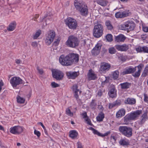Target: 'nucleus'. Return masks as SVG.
Masks as SVG:
<instances>
[{
    "label": "nucleus",
    "instance_id": "1",
    "mask_svg": "<svg viewBox=\"0 0 148 148\" xmlns=\"http://www.w3.org/2000/svg\"><path fill=\"white\" fill-rule=\"evenodd\" d=\"M79 56L77 53H70L66 56L62 55L59 57L60 63L64 66H69L77 63L79 61Z\"/></svg>",
    "mask_w": 148,
    "mask_h": 148
},
{
    "label": "nucleus",
    "instance_id": "2",
    "mask_svg": "<svg viewBox=\"0 0 148 148\" xmlns=\"http://www.w3.org/2000/svg\"><path fill=\"white\" fill-rule=\"evenodd\" d=\"M144 64H139L138 65L135 67L132 68H129L127 69L123 72V75L128 74L132 73L135 72L136 70V68L138 69V71L132 74V76L135 77H139L140 75L141 71L144 67Z\"/></svg>",
    "mask_w": 148,
    "mask_h": 148
},
{
    "label": "nucleus",
    "instance_id": "3",
    "mask_svg": "<svg viewBox=\"0 0 148 148\" xmlns=\"http://www.w3.org/2000/svg\"><path fill=\"white\" fill-rule=\"evenodd\" d=\"M79 42L77 37L74 35H71L68 37L65 45L68 47L76 48L79 46Z\"/></svg>",
    "mask_w": 148,
    "mask_h": 148
},
{
    "label": "nucleus",
    "instance_id": "4",
    "mask_svg": "<svg viewBox=\"0 0 148 148\" xmlns=\"http://www.w3.org/2000/svg\"><path fill=\"white\" fill-rule=\"evenodd\" d=\"M74 5L76 9L79 10L81 15L83 16H86L88 14V9L86 5L82 2L77 0H75Z\"/></svg>",
    "mask_w": 148,
    "mask_h": 148
},
{
    "label": "nucleus",
    "instance_id": "5",
    "mask_svg": "<svg viewBox=\"0 0 148 148\" xmlns=\"http://www.w3.org/2000/svg\"><path fill=\"white\" fill-rule=\"evenodd\" d=\"M142 113V110H137L130 114H128L123 118L125 123L127 124L130 121L136 119Z\"/></svg>",
    "mask_w": 148,
    "mask_h": 148
},
{
    "label": "nucleus",
    "instance_id": "6",
    "mask_svg": "<svg viewBox=\"0 0 148 148\" xmlns=\"http://www.w3.org/2000/svg\"><path fill=\"white\" fill-rule=\"evenodd\" d=\"M119 132L127 137H131L132 135V130L130 127L127 126H120L119 128Z\"/></svg>",
    "mask_w": 148,
    "mask_h": 148
},
{
    "label": "nucleus",
    "instance_id": "7",
    "mask_svg": "<svg viewBox=\"0 0 148 148\" xmlns=\"http://www.w3.org/2000/svg\"><path fill=\"white\" fill-rule=\"evenodd\" d=\"M103 31V25L100 24H97L95 26L93 29V35L94 37L99 38L102 36Z\"/></svg>",
    "mask_w": 148,
    "mask_h": 148
},
{
    "label": "nucleus",
    "instance_id": "8",
    "mask_svg": "<svg viewBox=\"0 0 148 148\" xmlns=\"http://www.w3.org/2000/svg\"><path fill=\"white\" fill-rule=\"evenodd\" d=\"M56 36L55 32L53 30L49 31L46 35L45 41L46 44L47 45H50L53 41Z\"/></svg>",
    "mask_w": 148,
    "mask_h": 148
},
{
    "label": "nucleus",
    "instance_id": "9",
    "mask_svg": "<svg viewBox=\"0 0 148 148\" xmlns=\"http://www.w3.org/2000/svg\"><path fill=\"white\" fill-rule=\"evenodd\" d=\"M121 29L131 31L133 30L135 27V24L132 21H128L121 25Z\"/></svg>",
    "mask_w": 148,
    "mask_h": 148
},
{
    "label": "nucleus",
    "instance_id": "10",
    "mask_svg": "<svg viewBox=\"0 0 148 148\" xmlns=\"http://www.w3.org/2000/svg\"><path fill=\"white\" fill-rule=\"evenodd\" d=\"M65 22L66 25L70 29H75L77 27V21L75 19L72 18H68L65 21Z\"/></svg>",
    "mask_w": 148,
    "mask_h": 148
},
{
    "label": "nucleus",
    "instance_id": "11",
    "mask_svg": "<svg viewBox=\"0 0 148 148\" xmlns=\"http://www.w3.org/2000/svg\"><path fill=\"white\" fill-rule=\"evenodd\" d=\"M52 72L53 78L59 80L62 79L64 77V74L61 71L57 69H54L52 70Z\"/></svg>",
    "mask_w": 148,
    "mask_h": 148
},
{
    "label": "nucleus",
    "instance_id": "12",
    "mask_svg": "<svg viewBox=\"0 0 148 148\" xmlns=\"http://www.w3.org/2000/svg\"><path fill=\"white\" fill-rule=\"evenodd\" d=\"M10 83L14 88L16 87L17 85L22 83V80L19 77H14L11 78Z\"/></svg>",
    "mask_w": 148,
    "mask_h": 148
},
{
    "label": "nucleus",
    "instance_id": "13",
    "mask_svg": "<svg viewBox=\"0 0 148 148\" xmlns=\"http://www.w3.org/2000/svg\"><path fill=\"white\" fill-rule=\"evenodd\" d=\"M22 127L19 126H15L10 129V132L12 134H19L23 131Z\"/></svg>",
    "mask_w": 148,
    "mask_h": 148
},
{
    "label": "nucleus",
    "instance_id": "14",
    "mask_svg": "<svg viewBox=\"0 0 148 148\" xmlns=\"http://www.w3.org/2000/svg\"><path fill=\"white\" fill-rule=\"evenodd\" d=\"M102 46V45L101 44L98 43L92 50L91 51L92 54L94 56L98 55L100 53Z\"/></svg>",
    "mask_w": 148,
    "mask_h": 148
},
{
    "label": "nucleus",
    "instance_id": "15",
    "mask_svg": "<svg viewBox=\"0 0 148 148\" xmlns=\"http://www.w3.org/2000/svg\"><path fill=\"white\" fill-rule=\"evenodd\" d=\"M115 48L119 51H126L129 49L128 45L123 44L122 45H117L115 46Z\"/></svg>",
    "mask_w": 148,
    "mask_h": 148
},
{
    "label": "nucleus",
    "instance_id": "16",
    "mask_svg": "<svg viewBox=\"0 0 148 148\" xmlns=\"http://www.w3.org/2000/svg\"><path fill=\"white\" fill-rule=\"evenodd\" d=\"M87 77L89 80H95L97 79V75L91 69L88 71Z\"/></svg>",
    "mask_w": 148,
    "mask_h": 148
},
{
    "label": "nucleus",
    "instance_id": "17",
    "mask_svg": "<svg viewBox=\"0 0 148 148\" xmlns=\"http://www.w3.org/2000/svg\"><path fill=\"white\" fill-rule=\"evenodd\" d=\"M115 16L117 18H123L129 15L128 11H119L115 14Z\"/></svg>",
    "mask_w": 148,
    "mask_h": 148
},
{
    "label": "nucleus",
    "instance_id": "18",
    "mask_svg": "<svg viewBox=\"0 0 148 148\" xmlns=\"http://www.w3.org/2000/svg\"><path fill=\"white\" fill-rule=\"evenodd\" d=\"M135 50L137 53H148V47L147 46H138L136 48Z\"/></svg>",
    "mask_w": 148,
    "mask_h": 148
},
{
    "label": "nucleus",
    "instance_id": "19",
    "mask_svg": "<svg viewBox=\"0 0 148 148\" xmlns=\"http://www.w3.org/2000/svg\"><path fill=\"white\" fill-rule=\"evenodd\" d=\"M78 86L77 84H75L73 86V91L74 92V96L76 99L79 98V96L81 92V91L78 89Z\"/></svg>",
    "mask_w": 148,
    "mask_h": 148
},
{
    "label": "nucleus",
    "instance_id": "20",
    "mask_svg": "<svg viewBox=\"0 0 148 148\" xmlns=\"http://www.w3.org/2000/svg\"><path fill=\"white\" fill-rule=\"evenodd\" d=\"M110 67V65L106 62H103L101 64L99 68L100 71L103 72L108 71Z\"/></svg>",
    "mask_w": 148,
    "mask_h": 148
},
{
    "label": "nucleus",
    "instance_id": "21",
    "mask_svg": "<svg viewBox=\"0 0 148 148\" xmlns=\"http://www.w3.org/2000/svg\"><path fill=\"white\" fill-rule=\"evenodd\" d=\"M108 94L110 97L112 98L115 97L116 96V91L115 87L114 86H111Z\"/></svg>",
    "mask_w": 148,
    "mask_h": 148
},
{
    "label": "nucleus",
    "instance_id": "22",
    "mask_svg": "<svg viewBox=\"0 0 148 148\" xmlns=\"http://www.w3.org/2000/svg\"><path fill=\"white\" fill-rule=\"evenodd\" d=\"M126 39V37L123 35L120 34L115 37V41L118 42H123Z\"/></svg>",
    "mask_w": 148,
    "mask_h": 148
},
{
    "label": "nucleus",
    "instance_id": "23",
    "mask_svg": "<svg viewBox=\"0 0 148 148\" xmlns=\"http://www.w3.org/2000/svg\"><path fill=\"white\" fill-rule=\"evenodd\" d=\"M66 74L69 78L72 79H75L78 75L77 73L75 71L67 72Z\"/></svg>",
    "mask_w": 148,
    "mask_h": 148
},
{
    "label": "nucleus",
    "instance_id": "24",
    "mask_svg": "<svg viewBox=\"0 0 148 148\" xmlns=\"http://www.w3.org/2000/svg\"><path fill=\"white\" fill-rule=\"evenodd\" d=\"M148 116L147 112L144 113L141 116V119L138 122V124L140 125H142L147 119Z\"/></svg>",
    "mask_w": 148,
    "mask_h": 148
},
{
    "label": "nucleus",
    "instance_id": "25",
    "mask_svg": "<svg viewBox=\"0 0 148 148\" xmlns=\"http://www.w3.org/2000/svg\"><path fill=\"white\" fill-rule=\"evenodd\" d=\"M124 103L126 104L134 105L136 103V100L133 98H128L125 101Z\"/></svg>",
    "mask_w": 148,
    "mask_h": 148
},
{
    "label": "nucleus",
    "instance_id": "26",
    "mask_svg": "<svg viewBox=\"0 0 148 148\" xmlns=\"http://www.w3.org/2000/svg\"><path fill=\"white\" fill-rule=\"evenodd\" d=\"M125 110L124 108H121L116 113V117L119 118L123 116L125 114Z\"/></svg>",
    "mask_w": 148,
    "mask_h": 148
},
{
    "label": "nucleus",
    "instance_id": "27",
    "mask_svg": "<svg viewBox=\"0 0 148 148\" xmlns=\"http://www.w3.org/2000/svg\"><path fill=\"white\" fill-rule=\"evenodd\" d=\"M16 26V22L15 21H13L10 24L8 27L7 28V30L10 31H12L15 29Z\"/></svg>",
    "mask_w": 148,
    "mask_h": 148
},
{
    "label": "nucleus",
    "instance_id": "28",
    "mask_svg": "<svg viewBox=\"0 0 148 148\" xmlns=\"http://www.w3.org/2000/svg\"><path fill=\"white\" fill-rule=\"evenodd\" d=\"M120 145L125 146H127L129 145V142L128 140L125 138L121 139L119 142Z\"/></svg>",
    "mask_w": 148,
    "mask_h": 148
},
{
    "label": "nucleus",
    "instance_id": "29",
    "mask_svg": "<svg viewBox=\"0 0 148 148\" xmlns=\"http://www.w3.org/2000/svg\"><path fill=\"white\" fill-rule=\"evenodd\" d=\"M78 133L75 130H72L70 131L69 136L73 139L76 138L77 136Z\"/></svg>",
    "mask_w": 148,
    "mask_h": 148
},
{
    "label": "nucleus",
    "instance_id": "30",
    "mask_svg": "<svg viewBox=\"0 0 148 148\" xmlns=\"http://www.w3.org/2000/svg\"><path fill=\"white\" fill-rule=\"evenodd\" d=\"M104 118V114L102 112H101L99 113L98 115L97 116V120L99 122L102 121Z\"/></svg>",
    "mask_w": 148,
    "mask_h": 148
},
{
    "label": "nucleus",
    "instance_id": "31",
    "mask_svg": "<svg viewBox=\"0 0 148 148\" xmlns=\"http://www.w3.org/2000/svg\"><path fill=\"white\" fill-rule=\"evenodd\" d=\"M90 129L93 131V132L94 134L97 135L99 136L103 137L107 135V134H101L97 130L92 127H90Z\"/></svg>",
    "mask_w": 148,
    "mask_h": 148
},
{
    "label": "nucleus",
    "instance_id": "32",
    "mask_svg": "<svg viewBox=\"0 0 148 148\" xmlns=\"http://www.w3.org/2000/svg\"><path fill=\"white\" fill-rule=\"evenodd\" d=\"M96 2L98 4L102 6H106L108 3L107 1L105 0H97Z\"/></svg>",
    "mask_w": 148,
    "mask_h": 148
},
{
    "label": "nucleus",
    "instance_id": "33",
    "mask_svg": "<svg viewBox=\"0 0 148 148\" xmlns=\"http://www.w3.org/2000/svg\"><path fill=\"white\" fill-rule=\"evenodd\" d=\"M121 88L122 89H127L129 88L131 86V83L127 82H126L120 84Z\"/></svg>",
    "mask_w": 148,
    "mask_h": 148
},
{
    "label": "nucleus",
    "instance_id": "34",
    "mask_svg": "<svg viewBox=\"0 0 148 148\" xmlns=\"http://www.w3.org/2000/svg\"><path fill=\"white\" fill-rule=\"evenodd\" d=\"M105 25L108 29L111 30L113 28V26L111 22L109 21H107L105 23Z\"/></svg>",
    "mask_w": 148,
    "mask_h": 148
},
{
    "label": "nucleus",
    "instance_id": "35",
    "mask_svg": "<svg viewBox=\"0 0 148 148\" xmlns=\"http://www.w3.org/2000/svg\"><path fill=\"white\" fill-rule=\"evenodd\" d=\"M41 34V30H37L35 34L33 35V38L34 40L36 39Z\"/></svg>",
    "mask_w": 148,
    "mask_h": 148
},
{
    "label": "nucleus",
    "instance_id": "36",
    "mask_svg": "<svg viewBox=\"0 0 148 148\" xmlns=\"http://www.w3.org/2000/svg\"><path fill=\"white\" fill-rule=\"evenodd\" d=\"M119 72L117 70L114 71L112 73V77L114 80L116 79L118 77Z\"/></svg>",
    "mask_w": 148,
    "mask_h": 148
},
{
    "label": "nucleus",
    "instance_id": "37",
    "mask_svg": "<svg viewBox=\"0 0 148 148\" xmlns=\"http://www.w3.org/2000/svg\"><path fill=\"white\" fill-rule=\"evenodd\" d=\"M97 106V103L95 100H92L90 104L91 108L93 110L96 109Z\"/></svg>",
    "mask_w": 148,
    "mask_h": 148
},
{
    "label": "nucleus",
    "instance_id": "38",
    "mask_svg": "<svg viewBox=\"0 0 148 148\" xmlns=\"http://www.w3.org/2000/svg\"><path fill=\"white\" fill-rule=\"evenodd\" d=\"M53 130L57 132L60 131V127L57 123H54L53 125Z\"/></svg>",
    "mask_w": 148,
    "mask_h": 148
},
{
    "label": "nucleus",
    "instance_id": "39",
    "mask_svg": "<svg viewBox=\"0 0 148 148\" xmlns=\"http://www.w3.org/2000/svg\"><path fill=\"white\" fill-rule=\"evenodd\" d=\"M148 75V64L145 67L143 71L142 76L143 77H145Z\"/></svg>",
    "mask_w": 148,
    "mask_h": 148
},
{
    "label": "nucleus",
    "instance_id": "40",
    "mask_svg": "<svg viewBox=\"0 0 148 148\" xmlns=\"http://www.w3.org/2000/svg\"><path fill=\"white\" fill-rule=\"evenodd\" d=\"M16 98L18 103H24L25 99L19 96H18Z\"/></svg>",
    "mask_w": 148,
    "mask_h": 148
},
{
    "label": "nucleus",
    "instance_id": "41",
    "mask_svg": "<svg viewBox=\"0 0 148 148\" xmlns=\"http://www.w3.org/2000/svg\"><path fill=\"white\" fill-rule=\"evenodd\" d=\"M106 38L107 41L111 42L112 40V36L111 34H108L106 36Z\"/></svg>",
    "mask_w": 148,
    "mask_h": 148
},
{
    "label": "nucleus",
    "instance_id": "42",
    "mask_svg": "<svg viewBox=\"0 0 148 148\" xmlns=\"http://www.w3.org/2000/svg\"><path fill=\"white\" fill-rule=\"evenodd\" d=\"M109 53L110 54H114L116 52V50L114 47L110 48L108 49Z\"/></svg>",
    "mask_w": 148,
    "mask_h": 148
},
{
    "label": "nucleus",
    "instance_id": "43",
    "mask_svg": "<svg viewBox=\"0 0 148 148\" xmlns=\"http://www.w3.org/2000/svg\"><path fill=\"white\" fill-rule=\"evenodd\" d=\"M102 78H103L104 79H105V80H104V81H103V80H102V84L105 83H107L109 82V77H106V76H103Z\"/></svg>",
    "mask_w": 148,
    "mask_h": 148
},
{
    "label": "nucleus",
    "instance_id": "44",
    "mask_svg": "<svg viewBox=\"0 0 148 148\" xmlns=\"http://www.w3.org/2000/svg\"><path fill=\"white\" fill-rule=\"evenodd\" d=\"M66 114L69 115L70 116H72L73 115V113L71 112L70 109L69 108H67L66 110Z\"/></svg>",
    "mask_w": 148,
    "mask_h": 148
},
{
    "label": "nucleus",
    "instance_id": "45",
    "mask_svg": "<svg viewBox=\"0 0 148 148\" xmlns=\"http://www.w3.org/2000/svg\"><path fill=\"white\" fill-rule=\"evenodd\" d=\"M51 85L52 87L53 88H56L59 86V85L54 82H51Z\"/></svg>",
    "mask_w": 148,
    "mask_h": 148
},
{
    "label": "nucleus",
    "instance_id": "46",
    "mask_svg": "<svg viewBox=\"0 0 148 148\" xmlns=\"http://www.w3.org/2000/svg\"><path fill=\"white\" fill-rule=\"evenodd\" d=\"M84 119L88 124L90 125H92V124L91 123L90 119H89V118L88 116Z\"/></svg>",
    "mask_w": 148,
    "mask_h": 148
},
{
    "label": "nucleus",
    "instance_id": "47",
    "mask_svg": "<svg viewBox=\"0 0 148 148\" xmlns=\"http://www.w3.org/2000/svg\"><path fill=\"white\" fill-rule=\"evenodd\" d=\"M38 45V43L36 41L32 42L31 43V45L34 48L37 47Z\"/></svg>",
    "mask_w": 148,
    "mask_h": 148
},
{
    "label": "nucleus",
    "instance_id": "48",
    "mask_svg": "<svg viewBox=\"0 0 148 148\" xmlns=\"http://www.w3.org/2000/svg\"><path fill=\"white\" fill-rule=\"evenodd\" d=\"M60 40L58 38L54 42L53 45L56 46H58L60 42Z\"/></svg>",
    "mask_w": 148,
    "mask_h": 148
},
{
    "label": "nucleus",
    "instance_id": "49",
    "mask_svg": "<svg viewBox=\"0 0 148 148\" xmlns=\"http://www.w3.org/2000/svg\"><path fill=\"white\" fill-rule=\"evenodd\" d=\"M144 101L147 103H148V97L147 95L146 94H144Z\"/></svg>",
    "mask_w": 148,
    "mask_h": 148
},
{
    "label": "nucleus",
    "instance_id": "50",
    "mask_svg": "<svg viewBox=\"0 0 148 148\" xmlns=\"http://www.w3.org/2000/svg\"><path fill=\"white\" fill-rule=\"evenodd\" d=\"M113 102L115 106H119L121 104V102L119 100H116Z\"/></svg>",
    "mask_w": 148,
    "mask_h": 148
},
{
    "label": "nucleus",
    "instance_id": "51",
    "mask_svg": "<svg viewBox=\"0 0 148 148\" xmlns=\"http://www.w3.org/2000/svg\"><path fill=\"white\" fill-rule=\"evenodd\" d=\"M119 59L122 61L124 62L126 60L125 57L123 55H121L119 57Z\"/></svg>",
    "mask_w": 148,
    "mask_h": 148
},
{
    "label": "nucleus",
    "instance_id": "52",
    "mask_svg": "<svg viewBox=\"0 0 148 148\" xmlns=\"http://www.w3.org/2000/svg\"><path fill=\"white\" fill-rule=\"evenodd\" d=\"M143 29L144 32H148V27L146 26H143Z\"/></svg>",
    "mask_w": 148,
    "mask_h": 148
},
{
    "label": "nucleus",
    "instance_id": "53",
    "mask_svg": "<svg viewBox=\"0 0 148 148\" xmlns=\"http://www.w3.org/2000/svg\"><path fill=\"white\" fill-rule=\"evenodd\" d=\"M34 133L35 135H36L38 137H39L40 135V132L36 130H35L34 131Z\"/></svg>",
    "mask_w": 148,
    "mask_h": 148
},
{
    "label": "nucleus",
    "instance_id": "54",
    "mask_svg": "<svg viewBox=\"0 0 148 148\" xmlns=\"http://www.w3.org/2000/svg\"><path fill=\"white\" fill-rule=\"evenodd\" d=\"M37 69L38 72V73L40 74H42L43 73V72L42 69H40L39 67H37Z\"/></svg>",
    "mask_w": 148,
    "mask_h": 148
},
{
    "label": "nucleus",
    "instance_id": "55",
    "mask_svg": "<svg viewBox=\"0 0 148 148\" xmlns=\"http://www.w3.org/2000/svg\"><path fill=\"white\" fill-rule=\"evenodd\" d=\"M115 106L114 105V102L112 103H110L109 104V109H111Z\"/></svg>",
    "mask_w": 148,
    "mask_h": 148
},
{
    "label": "nucleus",
    "instance_id": "56",
    "mask_svg": "<svg viewBox=\"0 0 148 148\" xmlns=\"http://www.w3.org/2000/svg\"><path fill=\"white\" fill-rule=\"evenodd\" d=\"M77 148H83L82 143L80 142H78L77 143Z\"/></svg>",
    "mask_w": 148,
    "mask_h": 148
},
{
    "label": "nucleus",
    "instance_id": "57",
    "mask_svg": "<svg viewBox=\"0 0 148 148\" xmlns=\"http://www.w3.org/2000/svg\"><path fill=\"white\" fill-rule=\"evenodd\" d=\"M82 115L83 116V118L85 119L88 117L87 114V113L86 112H84L82 114Z\"/></svg>",
    "mask_w": 148,
    "mask_h": 148
},
{
    "label": "nucleus",
    "instance_id": "58",
    "mask_svg": "<svg viewBox=\"0 0 148 148\" xmlns=\"http://www.w3.org/2000/svg\"><path fill=\"white\" fill-rule=\"evenodd\" d=\"M81 42L82 46H84L86 44V40H83L81 41Z\"/></svg>",
    "mask_w": 148,
    "mask_h": 148
},
{
    "label": "nucleus",
    "instance_id": "59",
    "mask_svg": "<svg viewBox=\"0 0 148 148\" xmlns=\"http://www.w3.org/2000/svg\"><path fill=\"white\" fill-rule=\"evenodd\" d=\"M98 108L99 110L101 111H102L103 110V106L101 105H99Z\"/></svg>",
    "mask_w": 148,
    "mask_h": 148
},
{
    "label": "nucleus",
    "instance_id": "60",
    "mask_svg": "<svg viewBox=\"0 0 148 148\" xmlns=\"http://www.w3.org/2000/svg\"><path fill=\"white\" fill-rule=\"evenodd\" d=\"M3 85V83L2 81L1 80L0 81V91L2 89V86Z\"/></svg>",
    "mask_w": 148,
    "mask_h": 148
},
{
    "label": "nucleus",
    "instance_id": "61",
    "mask_svg": "<svg viewBox=\"0 0 148 148\" xmlns=\"http://www.w3.org/2000/svg\"><path fill=\"white\" fill-rule=\"evenodd\" d=\"M97 95L99 97H100L102 95L101 91L100 90H99L97 92Z\"/></svg>",
    "mask_w": 148,
    "mask_h": 148
},
{
    "label": "nucleus",
    "instance_id": "62",
    "mask_svg": "<svg viewBox=\"0 0 148 148\" xmlns=\"http://www.w3.org/2000/svg\"><path fill=\"white\" fill-rule=\"evenodd\" d=\"M21 60L19 59H16L15 60V62L16 63L18 64L20 63L21 62Z\"/></svg>",
    "mask_w": 148,
    "mask_h": 148
},
{
    "label": "nucleus",
    "instance_id": "63",
    "mask_svg": "<svg viewBox=\"0 0 148 148\" xmlns=\"http://www.w3.org/2000/svg\"><path fill=\"white\" fill-rule=\"evenodd\" d=\"M0 130H4V129L2 125H0Z\"/></svg>",
    "mask_w": 148,
    "mask_h": 148
},
{
    "label": "nucleus",
    "instance_id": "64",
    "mask_svg": "<svg viewBox=\"0 0 148 148\" xmlns=\"http://www.w3.org/2000/svg\"><path fill=\"white\" fill-rule=\"evenodd\" d=\"M69 4V1H67L66 3V6H68Z\"/></svg>",
    "mask_w": 148,
    "mask_h": 148
}]
</instances>
